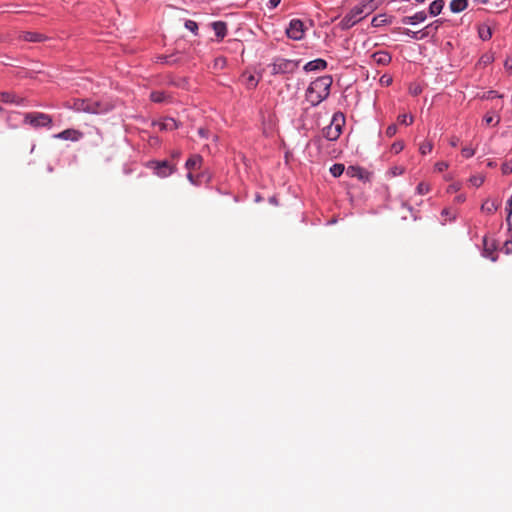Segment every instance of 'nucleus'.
Listing matches in <instances>:
<instances>
[{
  "label": "nucleus",
  "instance_id": "obj_1",
  "mask_svg": "<svg viewBox=\"0 0 512 512\" xmlns=\"http://www.w3.org/2000/svg\"><path fill=\"white\" fill-rule=\"evenodd\" d=\"M67 107L88 114H105L114 109V104L106 100H94L91 98H74L67 102Z\"/></svg>",
  "mask_w": 512,
  "mask_h": 512
},
{
  "label": "nucleus",
  "instance_id": "obj_2",
  "mask_svg": "<svg viewBox=\"0 0 512 512\" xmlns=\"http://www.w3.org/2000/svg\"><path fill=\"white\" fill-rule=\"evenodd\" d=\"M333 83L332 76L324 75L312 81L306 90V99L315 107L324 101L330 94Z\"/></svg>",
  "mask_w": 512,
  "mask_h": 512
},
{
  "label": "nucleus",
  "instance_id": "obj_3",
  "mask_svg": "<svg viewBox=\"0 0 512 512\" xmlns=\"http://www.w3.org/2000/svg\"><path fill=\"white\" fill-rule=\"evenodd\" d=\"M345 125V115L342 112L334 113L330 125L322 130L323 137L329 141H336L342 134Z\"/></svg>",
  "mask_w": 512,
  "mask_h": 512
},
{
  "label": "nucleus",
  "instance_id": "obj_4",
  "mask_svg": "<svg viewBox=\"0 0 512 512\" xmlns=\"http://www.w3.org/2000/svg\"><path fill=\"white\" fill-rule=\"evenodd\" d=\"M300 64V60H290L281 57H276L273 62L269 65L271 68L272 75L278 74H292L294 73Z\"/></svg>",
  "mask_w": 512,
  "mask_h": 512
},
{
  "label": "nucleus",
  "instance_id": "obj_5",
  "mask_svg": "<svg viewBox=\"0 0 512 512\" xmlns=\"http://www.w3.org/2000/svg\"><path fill=\"white\" fill-rule=\"evenodd\" d=\"M24 123L38 128H51L53 119L49 114L43 112H29L24 114Z\"/></svg>",
  "mask_w": 512,
  "mask_h": 512
},
{
  "label": "nucleus",
  "instance_id": "obj_6",
  "mask_svg": "<svg viewBox=\"0 0 512 512\" xmlns=\"http://www.w3.org/2000/svg\"><path fill=\"white\" fill-rule=\"evenodd\" d=\"M147 167L152 169L154 173L159 177L170 176L176 171V164H173L168 160H152L147 163Z\"/></svg>",
  "mask_w": 512,
  "mask_h": 512
},
{
  "label": "nucleus",
  "instance_id": "obj_7",
  "mask_svg": "<svg viewBox=\"0 0 512 512\" xmlns=\"http://www.w3.org/2000/svg\"><path fill=\"white\" fill-rule=\"evenodd\" d=\"M363 17L361 9L354 6L339 22V27L341 30H348L362 20Z\"/></svg>",
  "mask_w": 512,
  "mask_h": 512
},
{
  "label": "nucleus",
  "instance_id": "obj_8",
  "mask_svg": "<svg viewBox=\"0 0 512 512\" xmlns=\"http://www.w3.org/2000/svg\"><path fill=\"white\" fill-rule=\"evenodd\" d=\"M304 32V24L300 19H292L286 29L287 37L292 40H301Z\"/></svg>",
  "mask_w": 512,
  "mask_h": 512
},
{
  "label": "nucleus",
  "instance_id": "obj_9",
  "mask_svg": "<svg viewBox=\"0 0 512 512\" xmlns=\"http://www.w3.org/2000/svg\"><path fill=\"white\" fill-rule=\"evenodd\" d=\"M497 249V245L494 240L489 241L487 236L483 237V256L490 258L492 261L497 260V255L494 252Z\"/></svg>",
  "mask_w": 512,
  "mask_h": 512
},
{
  "label": "nucleus",
  "instance_id": "obj_10",
  "mask_svg": "<svg viewBox=\"0 0 512 512\" xmlns=\"http://www.w3.org/2000/svg\"><path fill=\"white\" fill-rule=\"evenodd\" d=\"M347 175L364 181H368L370 178V173L360 166H349L347 168Z\"/></svg>",
  "mask_w": 512,
  "mask_h": 512
},
{
  "label": "nucleus",
  "instance_id": "obj_11",
  "mask_svg": "<svg viewBox=\"0 0 512 512\" xmlns=\"http://www.w3.org/2000/svg\"><path fill=\"white\" fill-rule=\"evenodd\" d=\"M0 102L5 104L23 105L25 99L12 92H0Z\"/></svg>",
  "mask_w": 512,
  "mask_h": 512
},
{
  "label": "nucleus",
  "instance_id": "obj_12",
  "mask_svg": "<svg viewBox=\"0 0 512 512\" xmlns=\"http://www.w3.org/2000/svg\"><path fill=\"white\" fill-rule=\"evenodd\" d=\"M372 60L379 66L389 65L392 61V56L387 51H377L371 55Z\"/></svg>",
  "mask_w": 512,
  "mask_h": 512
},
{
  "label": "nucleus",
  "instance_id": "obj_13",
  "mask_svg": "<svg viewBox=\"0 0 512 512\" xmlns=\"http://www.w3.org/2000/svg\"><path fill=\"white\" fill-rule=\"evenodd\" d=\"M83 133L76 129H66L55 135L56 138L62 140L78 141L82 138Z\"/></svg>",
  "mask_w": 512,
  "mask_h": 512
},
{
  "label": "nucleus",
  "instance_id": "obj_14",
  "mask_svg": "<svg viewBox=\"0 0 512 512\" xmlns=\"http://www.w3.org/2000/svg\"><path fill=\"white\" fill-rule=\"evenodd\" d=\"M211 26L215 32L217 41H222L228 32L227 23L224 21H215L211 23Z\"/></svg>",
  "mask_w": 512,
  "mask_h": 512
},
{
  "label": "nucleus",
  "instance_id": "obj_15",
  "mask_svg": "<svg viewBox=\"0 0 512 512\" xmlns=\"http://www.w3.org/2000/svg\"><path fill=\"white\" fill-rule=\"evenodd\" d=\"M326 68H327V62H326V60L321 59V58L309 61L303 67V69L306 72L322 71V70H325Z\"/></svg>",
  "mask_w": 512,
  "mask_h": 512
},
{
  "label": "nucleus",
  "instance_id": "obj_16",
  "mask_svg": "<svg viewBox=\"0 0 512 512\" xmlns=\"http://www.w3.org/2000/svg\"><path fill=\"white\" fill-rule=\"evenodd\" d=\"M427 19V13L425 11H419L412 16H405L401 19V23L415 25L420 22H424Z\"/></svg>",
  "mask_w": 512,
  "mask_h": 512
},
{
  "label": "nucleus",
  "instance_id": "obj_17",
  "mask_svg": "<svg viewBox=\"0 0 512 512\" xmlns=\"http://www.w3.org/2000/svg\"><path fill=\"white\" fill-rule=\"evenodd\" d=\"M20 38L27 42H42L47 39V37L44 34L32 31L22 32Z\"/></svg>",
  "mask_w": 512,
  "mask_h": 512
},
{
  "label": "nucleus",
  "instance_id": "obj_18",
  "mask_svg": "<svg viewBox=\"0 0 512 512\" xmlns=\"http://www.w3.org/2000/svg\"><path fill=\"white\" fill-rule=\"evenodd\" d=\"M393 20V16H388L386 14H379L375 17H373L371 21V25L373 27H380L384 25L391 24Z\"/></svg>",
  "mask_w": 512,
  "mask_h": 512
},
{
  "label": "nucleus",
  "instance_id": "obj_19",
  "mask_svg": "<svg viewBox=\"0 0 512 512\" xmlns=\"http://www.w3.org/2000/svg\"><path fill=\"white\" fill-rule=\"evenodd\" d=\"M162 131H172L178 128V122L174 118L167 117L162 122L157 123Z\"/></svg>",
  "mask_w": 512,
  "mask_h": 512
},
{
  "label": "nucleus",
  "instance_id": "obj_20",
  "mask_svg": "<svg viewBox=\"0 0 512 512\" xmlns=\"http://www.w3.org/2000/svg\"><path fill=\"white\" fill-rule=\"evenodd\" d=\"M202 157L198 154H195V155H192L187 161H186V164H185V167L188 169V170H196V169H199L201 167V164H202Z\"/></svg>",
  "mask_w": 512,
  "mask_h": 512
},
{
  "label": "nucleus",
  "instance_id": "obj_21",
  "mask_svg": "<svg viewBox=\"0 0 512 512\" xmlns=\"http://www.w3.org/2000/svg\"><path fill=\"white\" fill-rule=\"evenodd\" d=\"M444 5H445V1L444 0H435V1H433L429 5V14L431 16L439 15L442 12V10H443Z\"/></svg>",
  "mask_w": 512,
  "mask_h": 512
},
{
  "label": "nucleus",
  "instance_id": "obj_22",
  "mask_svg": "<svg viewBox=\"0 0 512 512\" xmlns=\"http://www.w3.org/2000/svg\"><path fill=\"white\" fill-rule=\"evenodd\" d=\"M468 6V0H452L450 2V10L453 13H459L465 10Z\"/></svg>",
  "mask_w": 512,
  "mask_h": 512
},
{
  "label": "nucleus",
  "instance_id": "obj_23",
  "mask_svg": "<svg viewBox=\"0 0 512 512\" xmlns=\"http://www.w3.org/2000/svg\"><path fill=\"white\" fill-rule=\"evenodd\" d=\"M478 35H479V38L482 39L483 41H488L492 37V29L488 25H485V24L479 25Z\"/></svg>",
  "mask_w": 512,
  "mask_h": 512
},
{
  "label": "nucleus",
  "instance_id": "obj_24",
  "mask_svg": "<svg viewBox=\"0 0 512 512\" xmlns=\"http://www.w3.org/2000/svg\"><path fill=\"white\" fill-rule=\"evenodd\" d=\"M499 206H500V203H498L497 201L486 200L482 204L481 210L488 214H492L498 210Z\"/></svg>",
  "mask_w": 512,
  "mask_h": 512
},
{
  "label": "nucleus",
  "instance_id": "obj_25",
  "mask_svg": "<svg viewBox=\"0 0 512 512\" xmlns=\"http://www.w3.org/2000/svg\"><path fill=\"white\" fill-rule=\"evenodd\" d=\"M169 96L163 91H152L150 93V100L155 103H163L167 101Z\"/></svg>",
  "mask_w": 512,
  "mask_h": 512
},
{
  "label": "nucleus",
  "instance_id": "obj_26",
  "mask_svg": "<svg viewBox=\"0 0 512 512\" xmlns=\"http://www.w3.org/2000/svg\"><path fill=\"white\" fill-rule=\"evenodd\" d=\"M393 32L394 33H403L413 39H416V40H422V38H420V32L419 31H412L410 29H407V28H401V27H397V28H394L393 29Z\"/></svg>",
  "mask_w": 512,
  "mask_h": 512
},
{
  "label": "nucleus",
  "instance_id": "obj_27",
  "mask_svg": "<svg viewBox=\"0 0 512 512\" xmlns=\"http://www.w3.org/2000/svg\"><path fill=\"white\" fill-rule=\"evenodd\" d=\"M344 170H345V166L343 164L336 163L331 166L330 173L334 177H340L343 174Z\"/></svg>",
  "mask_w": 512,
  "mask_h": 512
},
{
  "label": "nucleus",
  "instance_id": "obj_28",
  "mask_svg": "<svg viewBox=\"0 0 512 512\" xmlns=\"http://www.w3.org/2000/svg\"><path fill=\"white\" fill-rule=\"evenodd\" d=\"M446 20L445 19H437L433 22H431L430 24H428V28L431 30L432 32V37H434L437 32H438V29L440 28V26L445 22Z\"/></svg>",
  "mask_w": 512,
  "mask_h": 512
},
{
  "label": "nucleus",
  "instance_id": "obj_29",
  "mask_svg": "<svg viewBox=\"0 0 512 512\" xmlns=\"http://www.w3.org/2000/svg\"><path fill=\"white\" fill-rule=\"evenodd\" d=\"M433 149V144L431 141H424L420 144L419 146V152L422 154V155H426L428 153H430Z\"/></svg>",
  "mask_w": 512,
  "mask_h": 512
},
{
  "label": "nucleus",
  "instance_id": "obj_30",
  "mask_svg": "<svg viewBox=\"0 0 512 512\" xmlns=\"http://www.w3.org/2000/svg\"><path fill=\"white\" fill-rule=\"evenodd\" d=\"M477 97H478V98H480V99H482V100H489V99H493V98H495V97L501 98V97H502V95H499V94L497 93V91H495V90H489V91H487V92H484V93H483V94H481V95H479V94H478V95H477Z\"/></svg>",
  "mask_w": 512,
  "mask_h": 512
},
{
  "label": "nucleus",
  "instance_id": "obj_31",
  "mask_svg": "<svg viewBox=\"0 0 512 512\" xmlns=\"http://www.w3.org/2000/svg\"><path fill=\"white\" fill-rule=\"evenodd\" d=\"M398 121L400 124H403V125H411L414 121V118L412 115H408V114H402V115H399L398 116Z\"/></svg>",
  "mask_w": 512,
  "mask_h": 512
},
{
  "label": "nucleus",
  "instance_id": "obj_32",
  "mask_svg": "<svg viewBox=\"0 0 512 512\" xmlns=\"http://www.w3.org/2000/svg\"><path fill=\"white\" fill-rule=\"evenodd\" d=\"M380 0H364V6H368L367 14L372 13L377 9Z\"/></svg>",
  "mask_w": 512,
  "mask_h": 512
},
{
  "label": "nucleus",
  "instance_id": "obj_33",
  "mask_svg": "<svg viewBox=\"0 0 512 512\" xmlns=\"http://www.w3.org/2000/svg\"><path fill=\"white\" fill-rule=\"evenodd\" d=\"M185 28L190 30L194 35L198 34V24L193 20H186Z\"/></svg>",
  "mask_w": 512,
  "mask_h": 512
},
{
  "label": "nucleus",
  "instance_id": "obj_34",
  "mask_svg": "<svg viewBox=\"0 0 512 512\" xmlns=\"http://www.w3.org/2000/svg\"><path fill=\"white\" fill-rule=\"evenodd\" d=\"M416 191L420 195H425L430 191V186L424 182H420L416 187Z\"/></svg>",
  "mask_w": 512,
  "mask_h": 512
},
{
  "label": "nucleus",
  "instance_id": "obj_35",
  "mask_svg": "<svg viewBox=\"0 0 512 512\" xmlns=\"http://www.w3.org/2000/svg\"><path fill=\"white\" fill-rule=\"evenodd\" d=\"M506 211H507V218H506V222L509 226H511V215H512V194H511V197L508 199L507 201V206H506Z\"/></svg>",
  "mask_w": 512,
  "mask_h": 512
},
{
  "label": "nucleus",
  "instance_id": "obj_36",
  "mask_svg": "<svg viewBox=\"0 0 512 512\" xmlns=\"http://www.w3.org/2000/svg\"><path fill=\"white\" fill-rule=\"evenodd\" d=\"M502 173L504 175H509L512 173V160L506 161L501 166Z\"/></svg>",
  "mask_w": 512,
  "mask_h": 512
},
{
  "label": "nucleus",
  "instance_id": "obj_37",
  "mask_svg": "<svg viewBox=\"0 0 512 512\" xmlns=\"http://www.w3.org/2000/svg\"><path fill=\"white\" fill-rule=\"evenodd\" d=\"M404 149V142L403 141H396L391 146V151L395 154L400 153Z\"/></svg>",
  "mask_w": 512,
  "mask_h": 512
},
{
  "label": "nucleus",
  "instance_id": "obj_38",
  "mask_svg": "<svg viewBox=\"0 0 512 512\" xmlns=\"http://www.w3.org/2000/svg\"><path fill=\"white\" fill-rule=\"evenodd\" d=\"M397 130H398L397 125L391 124L387 127L385 134L387 137L391 138L397 133Z\"/></svg>",
  "mask_w": 512,
  "mask_h": 512
},
{
  "label": "nucleus",
  "instance_id": "obj_39",
  "mask_svg": "<svg viewBox=\"0 0 512 512\" xmlns=\"http://www.w3.org/2000/svg\"><path fill=\"white\" fill-rule=\"evenodd\" d=\"M392 77L388 74H384L381 76L380 78V83L383 85V86H389L392 84Z\"/></svg>",
  "mask_w": 512,
  "mask_h": 512
},
{
  "label": "nucleus",
  "instance_id": "obj_40",
  "mask_svg": "<svg viewBox=\"0 0 512 512\" xmlns=\"http://www.w3.org/2000/svg\"><path fill=\"white\" fill-rule=\"evenodd\" d=\"M462 156L465 158H471L475 154V150L469 147H464L461 150Z\"/></svg>",
  "mask_w": 512,
  "mask_h": 512
},
{
  "label": "nucleus",
  "instance_id": "obj_41",
  "mask_svg": "<svg viewBox=\"0 0 512 512\" xmlns=\"http://www.w3.org/2000/svg\"><path fill=\"white\" fill-rule=\"evenodd\" d=\"M404 168L401 167V166H394L390 169V173L393 175V176H399V175H402L404 173Z\"/></svg>",
  "mask_w": 512,
  "mask_h": 512
},
{
  "label": "nucleus",
  "instance_id": "obj_42",
  "mask_svg": "<svg viewBox=\"0 0 512 512\" xmlns=\"http://www.w3.org/2000/svg\"><path fill=\"white\" fill-rule=\"evenodd\" d=\"M420 33V38L424 39V38H427L429 36L432 37V32L431 30L428 28V25L425 26L422 30L419 31Z\"/></svg>",
  "mask_w": 512,
  "mask_h": 512
},
{
  "label": "nucleus",
  "instance_id": "obj_43",
  "mask_svg": "<svg viewBox=\"0 0 512 512\" xmlns=\"http://www.w3.org/2000/svg\"><path fill=\"white\" fill-rule=\"evenodd\" d=\"M159 59H160L162 62H165V63H168V64H172V63L177 62V59H176V58H174V55L161 56Z\"/></svg>",
  "mask_w": 512,
  "mask_h": 512
},
{
  "label": "nucleus",
  "instance_id": "obj_44",
  "mask_svg": "<svg viewBox=\"0 0 512 512\" xmlns=\"http://www.w3.org/2000/svg\"><path fill=\"white\" fill-rule=\"evenodd\" d=\"M435 168H436V170H438L439 172H443V171H445V170L448 168V163H447V162H444V161L437 162V163L435 164Z\"/></svg>",
  "mask_w": 512,
  "mask_h": 512
},
{
  "label": "nucleus",
  "instance_id": "obj_45",
  "mask_svg": "<svg viewBox=\"0 0 512 512\" xmlns=\"http://www.w3.org/2000/svg\"><path fill=\"white\" fill-rule=\"evenodd\" d=\"M442 216H451L450 221H453L456 219V215L451 213V210L449 208H444L441 212Z\"/></svg>",
  "mask_w": 512,
  "mask_h": 512
},
{
  "label": "nucleus",
  "instance_id": "obj_46",
  "mask_svg": "<svg viewBox=\"0 0 512 512\" xmlns=\"http://www.w3.org/2000/svg\"><path fill=\"white\" fill-rule=\"evenodd\" d=\"M470 181L474 186L479 187L483 184L484 179L482 177H472Z\"/></svg>",
  "mask_w": 512,
  "mask_h": 512
},
{
  "label": "nucleus",
  "instance_id": "obj_47",
  "mask_svg": "<svg viewBox=\"0 0 512 512\" xmlns=\"http://www.w3.org/2000/svg\"><path fill=\"white\" fill-rule=\"evenodd\" d=\"M505 249V252L507 254H510L512 253V240H507L505 243H504V247Z\"/></svg>",
  "mask_w": 512,
  "mask_h": 512
},
{
  "label": "nucleus",
  "instance_id": "obj_48",
  "mask_svg": "<svg viewBox=\"0 0 512 512\" xmlns=\"http://www.w3.org/2000/svg\"><path fill=\"white\" fill-rule=\"evenodd\" d=\"M187 178L194 185H198L200 183L198 177H195L191 172L187 174Z\"/></svg>",
  "mask_w": 512,
  "mask_h": 512
},
{
  "label": "nucleus",
  "instance_id": "obj_49",
  "mask_svg": "<svg viewBox=\"0 0 512 512\" xmlns=\"http://www.w3.org/2000/svg\"><path fill=\"white\" fill-rule=\"evenodd\" d=\"M422 92V89L420 86L410 87V93L414 96L419 95Z\"/></svg>",
  "mask_w": 512,
  "mask_h": 512
},
{
  "label": "nucleus",
  "instance_id": "obj_50",
  "mask_svg": "<svg viewBox=\"0 0 512 512\" xmlns=\"http://www.w3.org/2000/svg\"><path fill=\"white\" fill-rule=\"evenodd\" d=\"M460 142V139L456 136H452L449 140V144L452 146V147H457L458 144Z\"/></svg>",
  "mask_w": 512,
  "mask_h": 512
},
{
  "label": "nucleus",
  "instance_id": "obj_51",
  "mask_svg": "<svg viewBox=\"0 0 512 512\" xmlns=\"http://www.w3.org/2000/svg\"><path fill=\"white\" fill-rule=\"evenodd\" d=\"M357 8H360L362 11V14H365L364 16H367L368 6H364V0L359 4L356 5Z\"/></svg>",
  "mask_w": 512,
  "mask_h": 512
},
{
  "label": "nucleus",
  "instance_id": "obj_52",
  "mask_svg": "<svg viewBox=\"0 0 512 512\" xmlns=\"http://www.w3.org/2000/svg\"><path fill=\"white\" fill-rule=\"evenodd\" d=\"M483 120L485 121V123H486L487 125H490V124H492V123L494 122V117H493V116H491V115L486 114V115L484 116Z\"/></svg>",
  "mask_w": 512,
  "mask_h": 512
},
{
  "label": "nucleus",
  "instance_id": "obj_53",
  "mask_svg": "<svg viewBox=\"0 0 512 512\" xmlns=\"http://www.w3.org/2000/svg\"><path fill=\"white\" fill-rule=\"evenodd\" d=\"M280 2L281 0H269V7L274 9L280 4Z\"/></svg>",
  "mask_w": 512,
  "mask_h": 512
},
{
  "label": "nucleus",
  "instance_id": "obj_54",
  "mask_svg": "<svg viewBox=\"0 0 512 512\" xmlns=\"http://www.w3.org/2000/svg\"><path fill=\"white\" fill-rule=\"evenodd\" d=\"M465 199H466V197H465V195H463V194L457 195V196L455 197V201H456L457 203H462V202H464V201H465Z\"/></svg>",
  "mask_w": 512,
  "mask_h": 512
},
{
  "label": "nucleus",
  "instance_id": "obj_55",
  "mask_svg": "<svg viewBox=\"0 0 512 512\" xmlns=\"http://www.w3.org/2000/svg\"><path fill=\"white\" fill-rule=\"evenodd\" d=\"M180 155H181V151L180 150H174L171 153L172 158H179Z\"/></svg>",
  "mask_w": 512,
  "mask_h": 512
},
{
  "label": "nucleus",
  "instance_id": "obj_56",
  "mask_svg": "<svg viewBox=\"0 0 512 512\" xmlns=\"http://www.w3.org/2000/svg\"><path fill=\"white\" fill-rule=\"evenodd\" d=\"M198 133H199V135H200L201 137H206V135H207V131H206L204 128H200V129L198 130Z\"/></svg>",
  "mask_w": 512,
  "mask_h": 512
},
{
  "label": "nucleus",
  "instance_id": "obj_57",
  "mask_svg": "<svg viewBox=\"0 0 512 512\" xmlns=\"http://www.w3.org/2000/svg\"><path fill=\"white\" fill-rule=\"evenodd\" d=\"M249 83H251L254 87L257 85V81H255V78L254 76H250L249 77Z\"/></svg>",
  "mask_w": 512,
  "mask_h": 512
},
{
  "label": "nucleus",
  "instance_id": "obj_58",
  "mask_svg": "<svg viewBox=\"0 0 512 512\" xmlns=\"http://www.w3.org/2000/svg\"><path fill=\"white\" fill-rule=\"evenodd\" d=\"M496 7H503L502 10H506L507 9L505 1H502L500 4H496Z\"/></svg>",
  "mask_w": 512,
  "mask_h": 512
},
{
  "label": "nucleus",
  "instance_id": "obj_59",
  "mask_svg": "<svg viewBox=\"0 0 512 512\" xmlns=\"http://www.w3.org/2000/svg\"><path fill=\"white\" fill-rule=\"evenodd\" d=\"M505 67L509 68V69L512 68V61L510 62L509 60H506L505 61Z\"/></svg>",
  "mask_w": 512,
  "mask_h": 512
},
{
  "label": "nucleus",
  "instance_id": "obj_60",
  "mask_svg": "<svg viewBox=\"0 0 512 512\" xmlns=\"http://www.w3.org/2000/svg\"><path fill=\"white\" fill-rule=\"evenodd\" d=\"M402 205H403V207H406L410 212L413 210L412 206H410L407 203H403Z\"/></svg>",
  "mask_w": 512,
  "mask_h": 512
},
{
  "label": "nucleus",
  "instance_id": "obj_61",
  "mask_svg": "<svg viewBox=\"0 0 512 512\" xmlns=\"http://www.w3.org/2000/svg\"><path fill=\"white\" fill-rule=\"evenodd\" d=\"M474 1L477 3H480V4H486L488 2V0H474Z\"/></svg>",
  "mask_w": 512,
  "mask_h": 512
},
{
  "label": "nucleus",
  "instance_id": "obj_62",
  "mask_svg": "<svg viewBox=\"0 0 512 512\" xmlns=\"http://www.w3.org/2000/svg\"><path fill=\"white\" fill-rule=\"evenodd\" d=\"M457 189H458V188H457L456 186H454V185H451V186L449 187V190H454V191H456Z\"/></svg>",
  "mask_w": 512,
  "mask_h": 512
},
{
  "label": "nucleus",
  "instance_id": "obj_63",
  "mask_svg": "<svg viewBox=\"0 0 512 512\" xmlns=\"http://www.w3.org/2000/svg\"><path fill=\"white\" fill-rule=\"evenodd\" d=\"M320 141H321V138H315V139H314V142L319 143Z\"/></svg>",
  "mask_w": 512,
  "mask_h": 512
},
{
  "label": "nucleus",
  "instance_id": "obj_64",
  "mask_svg": "<svg viewBox=\"0 0 512 512\" xmlns=\"http://www.w3.org/2000/svg\"><path fill=\"white\" fill-rule=\"evenodd\" d=\"M416 2H419V3H422L424 2L425 0H415Z\"/></svg>",
  "mask_w": 512,
  "mask_h": 512
}]
</instances>
